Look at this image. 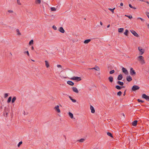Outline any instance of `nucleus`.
<instances>
[{
    "label": "nucleus",
    "instance_id": "nucleus-1",
    "mask_svg": "<svg viewBox=\"0 0 149 149\" xmlns=\"http://www.w3.org/2000/svg\"><path fill=\"white\" fill-rule=\"evenodd\" d=\"M138 61H140L141 64H143L145 63L143 57L142 56H140L138 57Z\"/></svg>",
    "mask_w": 149,
    "mask_h": 149
},
{
    "label": "nucleus",
    "instance_id": "nucleus-2",
    "mask_svg": "<svg viewBox=\"0 0 149 149\" xmlns=\"http://www.w3.org/2000/svg\"><path fill=\"white\" fill-rule=\"evenodd\" d=\"M70 79L72 80H77V81H80L81 79L80 77L74 76L71 78Z\"/></svg>",
    "mask_w": 149,
    "mask_h": 149
},
{
    "label": "nucleus",
    "instance_id": "nucleus-3",
    "mask_svg": "<svg viewBox=\"0 0 149 149\" xmlns=\"http://www.w3.org/2000/svg\"><path fill=\"white\" fill-rule=\"evenodd\" d=\"M130 73L131 75H135L136 74L134 70L132 68L130 69Z\"/></svg>",
    "mask_w": 149,
    "mask_h": 149
},
{
    "label": "nucleus",
    "instance_id": "nucleus-4",
    "mask_svg": "<svg viewBox=\"0 0 149 149\" xmlns=\"http://www.w3.org/2000/svg\"><path fill=\"white\" fill-rule=\"evenodd\" d=\"M139 88L140 87L138 86L135 85L132 86V91H134L139 89Z\"/></svg>",
    "mask_w": 149,
    "mask_h": 149
},
{
    "label": "nucleus",
    "instance_id": "nucleus-5",
    "mask_svg": "<svg viewBox=\"0 0 149 149\" xmlns=\"http://www.w3.org/2000/svg\"><path fill=\"white\" fill-rule=\"evenodd\" d=\"M142 97L143 98L146 99V100L149 101V96L145 94H143L142 95Z\"/></svg>",
    "mask_w": 149,
    "mask_h": 149
},
{
    "label": "nucleus",
    "instance_id": "nucleus-6",
    "mask_svg": "<svg viewBox=\"0 0 149 149\" xmlns=\"http://www.w3.org/2000/svg\"><path fill=\"white\" fill-rule=\"evenodd\" d=\"M138 49H139V51L140 52L139 54L142 55L143 54L144 52V49H142L141 47H138Z\"/></svg>",
    "mask_w": 149,
    "mask_h": 149
},
{
    "label": "nucleus",
    "instance_id": "nucleus-7",
    "mask_svg": "<svg viewBox=\"0 0 149 149\" xmlns=\"http://www.w3.org/2000/svg\"><path fill=\"white\" fill-rule=\"evenodd\" d=\"M131 33L135 36L136 37H139V36L138 34L134 30H130V31Z\"/></svg>",
    "mask_w": 149,
    "mask_h": 149
},
{
    "label": "nucleus",
    "instance_id": "nucleus-8",
    "mask_svg": "<svg viewBox=\"0 0 149 149\" xmlns=\"http://www.w3.org/2000/svg\"><path fill=\"white\" fill-rule=\"evenodd\" d=\"M122 72L126 74H127L128 73L127 70L125 68L122 67Z\"/></svg>",
    "mask_w": 149,
    "mask_h": 149
},
{
    "label": "nucleus",
    "instance_id": "nucleus-9",
    "mask_svg": "<svg viewBox=\"0 0 149 149\" xmlns=\"http://www.w3.org/2000/svg\"><path fill=\"white\" fill-rule=\"evenodd\" d=\"M72 90L73 91L76 93H79L76 87H72Z\"/></svg>",
    "mask_w": 149,
    "mask_h": 149
},
{
    "label": "nucleus",
    "instance_id": "nucleus-10",
    "mask_svg": "<svg viewBox=\"0 0 149 149\" xmlns=\"http://www.w3.org/2000/svg\"><path fill=\"white\" fill-rule=\"evenodd\" d=\"M54 109L56 111H57L58 113L60 112L61 111L59 109V106L58 105H57L54 107Z\"/></svg>",
    "mask_w": 149,
    "mask_h": 149
},
{
    "label": "nucleus",
    "instance_id": "nucleus-11",
    "mask_svg": "<svg viewBox=\"0 0 149 149\" xmlns=\"http://www.w3.org/2000/svg\"><path fill=\"white\" fill-rule=\"evenodd\" d=\"M132 78L130 76H127L126 77V80L128 82H130L132 80Z\"/></svg>",
    "mask_w": 149,
    "mask_h": 149
},
{
    "label": "nucleus",
    "instance_id": "nucleus-12",
    "mask_svg": "<svg viewBox=\"0 0 149 149\" xmlns=\"http://www.w3.org/2000/svg\"><path fill=\"white\" fill-rule=\"evenodd\" d=\"M89 69L91 70L94 69L97 71H99L100 70V68L98 66H96L95 67H94L91 68H90Z\"/></svg>",
    "mask_w": 149,
    "mask_h": 149
},
{
    "label": "nucleus",
    "instance_id": "nucleus-13",
    "mask_svg": "<svg viewBox=\"0 0 149 149\" xmlns=\"http://www.w3.org/2000/svg\"><path fill=\"white\" fill-rule=\"evenodd\" d=\"M67 83L71 86H72L74 85V83L71 81H67Z\"/></svg>",
    "mask_w": 149,
    "mask_h": 149
},
{
    "label": "nucleus",
    "instance_id": "nucleus-14",
    "mask_svg": "<svg viewBox=\"0 0 149 149\" xmlns=\"http://www.w3.org/2000/svg\"><path fill=\"white\" fill-rule=\"evenodd\" d=\"M123 77L121 74H120L118 75L117 78V79L118 80H120L122 79Z\"/></svg>",
    "mask_w": 149,
    "mask_h": 149
},
{
    "label": "nucleus",
    "instance_id": "nucleus-15",
    "mask_svg": "<svg viewBox=\"0 0 149 149\" xmlns=\"http://www.w3.org/2000/svg\"><path fill=\"white\" fill-rule=\"evenodd\" d=\"M138 121L137 120H134V121H133L132 123V125L134 126H136L137 123Z\"/></svg>",
    "mask_w": 149,
    "mask_h": 149
},
{
    "label": "nucleus",
    "instance_id": "nucleus-16",
    "mask_svg": "<svg viewBox=\"0 0 149 149\" xmlns=\"http://www.w3.org/2000/svg\"><path fill=\"white\" fill-rule=\"evenodd\" d=\"M125 87L124 86H120L118 85H117L115 86V88L118 90H120L122 88Z\"/></svg>",
    "mask_w": 149,
    "mask_h": 149
},
{
    "label": "nucleus",
    "instance_id": "nucleus-17",
    "mask_svg": "<svg viewBox=\"0 0 149 149\" xmlns=\"http://www.w3.org/2000/svg\"><path fill=\"white\" fill-rule=\"evenodd\" d=\"M90 109L91 110V112L92 113H94L95 112V110L94 108L91 105L90 106Z\"/></svg>",
    "mask_w": 149,
    "mask_h": 149
},
{
    "label": "nucleus",
    "instance_id": "nucleus-18",
    "mask_svg": "<svg viewBox=\"0 0 149 149\" xmlns=\"http://www.w3.org/2000/svg\"><path fill=\"white\" fill-rule=\"evenodd\" d=\"M59 31L61 33H63L65 32V30L63 29V28L61 27L59 28Z\"/></svg>",
    "mask_w": 149,
    "mask_h": 149
},
{
    "label": "nucleus",
    "instance_id": "nucleus-19",
    "mask_svg": "<svg viewBox=\"0 0 149 149\" xmlns=\"http://www.w3.org/2000/svg\"><path fill=\"white\" fill-rule=\"evenodd\" d=\"M117 83L121 86H123L124 85V83L123 82H121L119 81H117Z\"/></svg>",
    "mask_w": 149,
    "mask_h": 149
},
{
    "label": "nucleus",
    "instance_id": "nucleus-20",
    "mask_svg": "<svg viewBox=\"0 0 149 149\" xmlns=\"http://www.w3.org/2000/svg\"><path fill=\"white\" fill-rule=\"evenodd\" d=\"M108 79L110 82H112L113 81V78L111 76L109 77Z\"/></svg>",
    "mask_w": 149,
    "mask_h": 149
},
{
    "label": "nucleus",
    "instance_id": "nucleus-21",
    "mask_svg": "<svg viewBox=\"0 0 149 149\" xmlns=\"http://www.w3.org/2000/svg\"><path fill=\"white\" fill-rule=\"evenodd\" d=\"M91 41V40L90 39L86 40L84 41V43L86 44H87L90 42Z\"/></svg>",
    "mask_w": 149,
    "mask_h": 149
},
{
    "label": "nucleus",
    "instance_id": "nucleus-22",
    "mask_svg": "<svg viewBox=\"0 0 149 149\" xmlns=\"http://www.w3.org/2000/svg\"><path fill=\"white\" fill-rule=\"evenodd\" d=\"M45 65L47 68H48L49 66V65L48 61H45Z\"/></svg>",
    "mask_w": 149,
    "mask_h": 149
},
{
    "label": "nucleus",
    "instance_id": "nucleus-23",
    "mask_svg": "<svg viewBox=\"0 0 149 149\" xmlns=\"http://www.w3.org/2000/svg\"><path fill=\"white\" fill-rule=\"evenodd\" d=\"M68 115L71 118H73V115L72 113L70 112H69L68 113Z\"/></svg>",
    "mask_w": 149,
    "mask_h": 149
},
{
    "label": "nucleus",
    "instance_id": "nucleus-24",
    "mask_svg": "<svg viewBox=\"0 0 149 149\" xmlns=\"http://www.w3.org/2000/svg\"><path fill=\"white\" fill-rule=\"evenodd\" d=\"M128 33H129V31H128V30L126 29L125 30V32L124 33V34L126 36H128Z\"/></svg>",
    "mask_w": 149,
    "mask_h": 149
},
{
    "label": "nucleus",
    "instance_id": "nucleus-25",
    "mask_svg": "<svg viewBox=\"0 0 149 149\" xmlns=\"http://www.w3.org/2000/svg\"><path fill=\"white\" fill-rule=\"evenodd\" d=\"M16 31L17 33V34L18 35H21V33H20L19 30L18 29H17L16 30Z\"/></svg>",
    "mask_w": 149,
    "mask_h": 149
},
{
    "label": "nucleus",
    "instance_id": "nucleus-26",
    "mask_svg": "<svg viewBox=\"0 0 149 149\" xmlns=\"http://www.w3.org/2000/svg\"><path fill=\"white\" fill-rule=\"evenodd\" d=\"M124 30V29L123 28H119L118 29V31L119 33H122Z\"/></svg>",
    "mask_w": 149,
    "mask_h": 149
},
{
    "label": "nucleus",
    "instance_id": "nucleus-27",
    "mask_svg": "<svg viewBox=\"0 0 149 149\" xmlns=\"http://www.w3.org/2000/svg\"><path fill=\"white\" fill-rule=\"evenodd\" d=\"M107 135L108 136H110V137H112V138H113V135H112V134H111V133H110V132H107Z\"/></svg>",
    "mask_w": 149,
    "mask_h": 149
},
{
    "label": "nucleus",
    "instance_id": "nucleus-28",
    "mask_svg": "<svg viewBox=\"0 0 149 149\" xmlns=\"http://www.w3.org/2000/svg\"><path fill=\"white\" fill-rule=\"evenodd\" d=\"M85 139H84L82 138L78 140L77 141H79L80 142H83L85 141Z\"/></svg>",
    "mask_w": 149,
    "mask_h": 149
},
{
    "label": "nucleus",
    "instance_id": "nucleus-29",
    "mask_svg": "<svg viewBox=\"0 0 149 149\" xmlns=\"http://www.w3.org/2000/svg\"><path fill=\"white\" fill-rule=\"evenodd\" d=\"M16 98L15 97H13L12 100V103H14L15 102V101L16 100Z\"/></svg>",
    "mask_w": 149,
    "mask_h": 149
},
{
    "label": "nucleus",
    "instance_id": "nucleus-30",
    "mask_svg": "<svg viewBox=\"0 0 149 149\" xmlns=\"http://www.w3.org/2000/svg\"><path fill=\"white\" fill-rule=\"evenodd\" d=\"M11 99H12V97H10L8 100H7V102L8 103H9V102H10L11 100Z\"/></svg>",
    "mask_w": 149,
    "mask_h": 149
},
{
    "label": "nucleus",
    "instance_id": "nucleus-31",
    "mask_svg": "<svg viewBox=\"0 0 149 149\" xmlns=\"http://www.w3.org/2000/svg\"><path fill=\"white\" fill-rule=\"evenodd\" d=\"M115 9V8H114L113 9L109 8L108 9L110 11H111L113 13H114V9Z\"/></svg>",
    "mask_w": 149,
    "mask_h": 149
},
{
    "label": "nucleus",
    "instance_id": "nucleus-32",
    "mask_svg": "<svg viewBox=\"0 0 149 149\" xmlns=\"http://www.w3.org/2000/svg\"><path fill=\"white\" fill-rule=\"evenodd\" d=\"M41 3V0H36V4H40Z\"/></svg>",
    "mask_w": 149,
    "mask_h": 149
},
{
    "label": "nucleus",
    "instance_id": "nucleus-33",
    "mask_svg": "<svg viewBox=\"0 0 149 149\" xmlns=\"http://www.w3.org/2000/svg\"><path fill=\"white\" fill-rule=\"evenodd\" d=\"M122 94V93L121 91H119L117 93V95L119 96H120Z\"/></svg>",
    "mask_w": 149,
    "mask_h": 149
},
{
    "label": "nucleus",
    "instance_id": "nucleus-34",
    "mask_svg": "<svg viewBox=\"0 0 149 149\" xmlns=\"http://www.w3.org/2000/svg\"><path fill=\"white\" fill-rule=\"evenodd\" d=\"M51 9L52 11H55L56 10V9L55 7H51Z\"/></svg>",
    "mask_w": 149,
    "mask_h": 149
},
{
    "label": "nucleus",
    "instance_id": "nucleus-35",
    "mask_svg": "<svg viewBox=\"0 0 149 149\" xmlns=\"http://www.w3.org/2000/svg\"><path fill=\"white\" fill-rule=\"evenodd\" d=\"M22 143V141H21L19 142L18 144L17 145V146L19 147H20V146Z\"/></svg>",
    "mask_w": 149,
    "mask_h": 149
},
{
    "label": "nucleus",
    "instance_id": "nucleus-36",
    "mask_svg": "<svg viewBox=\"0 0 149 149\" xmlns=\"http://www.w3.org/2000/svg\"><path fill=\"white\" fill-rule=\"evenodd\" d=\"M33 40H31L29 42V44L30 45L31 44H33Z\"/></svg>",
    "mask_w": 149,
    "mask_h": 149
},
{
    "label": "nucleus",
    "instance_id": "nucleus-37",
    "mask_svg": "<svg viewBox=\"0 0 149 149\" xmlns=\"http://www.w3.org/2000/svg\"><path fill=\"white\" fill-rule=\"evenodd\" d=\"M115 72V71L114 70H112L109 72V73L110 74H112L113 73Z\"/></svg>",
    "mask_w": 149,
    "mask_h": 149
},
{
    "label": "nucleus",
    "instance_id": "nucleus-38",
    "mask_svg": "<svg viewBox=\"0 0 149 149\" xmlns=\"http://www.w3.org/2000/svg\"><path fill=\"white\" fill-rule=\"evenodd\" d=\"M24 54L26 53V54H27L28 55V56H29V52L28 51L24 52Z\"/></svg>",
    "mask_w": 149,
    "mask_h": 149
},
{
    "label": "nucleus",
    "instance_id": "nucleus-39",
    "mask_svg": "<svg viewBox=\"0 0 149 149\" xmlns=\"http://www.w3.org/2000/svg\"><path fill=\"white\" fill-rule=\"evenodd\" d=\"M4 116H5L7 117V115H8V112H6V111L5 112H4Z\"/></svg>",
    "mask_w": 149,
    "mask_h": 149
},
{
    "label": "nucleus",
    "instance_id": "nucleus-40",
    "mask_svg": "<svg viewBox=\"0 0 149 149\" xmlns=\"http://www.w3.org/2000/svg\"><path fill=\"white\" fill-rule=\"evenodd\" d=\"M137 101H138L139 102H144L142 101V100H141L139 99H138V100H137Z\"/></svg>",
    "mask_w": 149,
    "mask_h": 149
},
{
    "label": "nucleus",
    "instance_id": "nucleus-41",
    "mask_svg": "<svg viewBox=\"0 0 149 149\" xmlns=\"http://www.w3.org/2000/svg\"><path fill=\"white\" fill-rule=\"evenodd\" d=\"M17 2L18 4L19 5H21V3H20V1L19 0H17Z\"/></svg>",
    "mask_w": 149,
    "mask_h": 149
},
{
    "label": "nucleus",
    "instance_id": "nucleus-42",
    "mask_svg": "<svg viewBox=\"0 0 149 149\" xmlns=\"http://www.w3.org/2000/svg\"><path fill=\"white\" fill-rule=\"evenodd\" d=\"M52 28L55 30H56L57 29L56 27L54 25L53 26Z\"/></svg>",
    "mask_w": 149,
    "mask_h": 149
},
{
    "label": "nucleus",
    "instance_id": "nucleus-43",
    "mask_svg": "<svg viewBox=\"0 0 149 149\" xmlns=\"http://www.w3.org/2000/svg\"><path fill=\"white\" fill-rule=\"evenodd\" d=\"M137 19H140L142 21H144V19H143L142 18H141V17H138L137 18Z\"/></svg>",
    "mask_w": 149,
    "mask_h": 149
},
{
    "label": "nucleus",
    "instance_id": "nucleus-44",
    "mask_svg": "<svg viewBox=\"0 0 149 149\" xmlns=\"http://www.w3.org/2000/svg\"><path fill=\"white\" fill-rule=\"evenodd\" d=\"M146 15L148 17V18H149V13L148 12H146Z\"/></svg>",
    "mask_w": 149,
    "mask_h": 149
},
{
    "label": "nucleus",
    "instance_id": "nucleus-45",
    "mask_svg": "<svg viewBox=\"0 0 149 149\" xmlns=\"http://www.w3.org/2000/svg\"><path fill=\"white\" fill-rule=\"evenodd\" d=\"M127 17H128L129 19H130L132 18V17L131 15L127 16Z\"/></svg>",
    "mask_w": 149,
    "mask_h": 149
},
{
    "label": "nucleus",
    "instance_id": "nucleus-46",
    "mask_svg": "<svg viewBox=\"0 0 149 149\" xmlns=\"http://www.w3.org/2000/svg\"><path fill=\"white\" fill-rule=\"evenodd\" d=\"M8 93H6L4 94V98H6L8 96Z\"/></svg>",
    "mask_w": 149,
    "mask_h": 149
},
{
    "label": "nucleus",
    "instance_id": "nucleus-47",
    "mask_svg": "<svg viewBox=\"0 0 149 149\" xmlns=\"http://www.w3.org/2000/svg\"><path fill=\"white\" fill-rule=\"evenodd\" d=\"M72 101L73 102H76V100H75L73 99H72Z\"/></svg>",
    "mask_w": 149,
    "mask_h": 149
},
{
    "label": "nucleus",
    "instance_id": "nucleus-48",
    "mask_svg": "<svg viewBox=\"0 0 149 149\" xmlns=\"http://www.w3.org/2000/svg\"><path fill=\"white\" fill-rule=\"evenodd\" d=\"M8 12L9 13H13V11L12 10H8Z\"/></svg>",
    "mask_w": 149,
    "mask_h": 149
},
{
    "label": "nucleus",
    "instance_id": "nucleus-49",
    "mask_svg": "<svg viewBox=\"0 0 149 149\" xmlns=\"http://www.w3.org/2000/svg\"><path fill=\"white\" fill-rule=\"evenodd\" d=\"M57 66L58 68H61L62 67L61 65H57Z\"/></svg>",
    "mask_w": 149,
    "mask_h": 149
},
{
    "label": "nucleus",
    "instance_id": "nucleus-50",
    "mask_svg": "<svg viewBox=\"0 0 149 149\" xmlns=\"http://www.w3.org/2000/svg\"><path fill=\"white\" fill-rule=\"evenodd\" d=\"M129 6L131 8H133V6H132V5L131 4H129Z\"/></svg>",
    "mask_w": 149,
    "mask_h": 149
},
{
    "label": "nucleus",
    "instance_id": "nucleus-51",
    "mask_svg": "<svg viewBox=\"0 0 149 149\" xmlns=\"http://www.w3.org/2000/svg\"><path fill=\"white\" fill-rule=\"evenodd\" d=\"M104 90H107V88L106 86H104Z\"/></svg>",
    "mask_w": 149,
    "mask_h": 149
},
{
    "label": "nucleus",
    "instance_id": "nucleus-52",
    "mask_svg": "<svg viewBox=\"0 0 149 149\" xmlns=\"http://www.w3.org/2000/svg\"><path fill=\"white\" fill-rule=\"evenodd\" d=\"M69 97L70 99V100H72V99H73L72 98V97H71L70 96H69Z\"/></svg>",
    "mask_w": 149,
    "mask_h": 149
},
{
    "label": "nucleus",
    "instance_id": "nucleus-53",
    "mask_svg": "<svg viewBox=\"0 0 149 149\" xmlns=\"http://www.w3.org/2000/svg\"><path fill=\"white\" fill-rule=\"evenodd\" d=\"M69 97L70 99V100H72V99H73L72 98V97H71L70 96H69Z\"/></svg>",
    "mask_w": 149,
    "mask_h": 149
},
{
    "label": "nucleus",
    "instance_id": "nucleus-54",
    "mask_svg": "<svg viewBox=\"0 0 149 149\" xmlns=\"http://www.w3.org/2000/svg\"><path fill=\"white\" fill-rule=\"evenodd\" d=\"M145 2L146 3H148V4H149V2H148V1H145Z\"/></svg>",
    "mask_w": 149,
    "mask_h": 149
},
{
    "label": "nucleus",
    "instance_id": "nucleus-55",
    "mask_svg": "<svg viewBox=\"0 0 149 149\" xmlns=\"http://www.w3.org/2000/svg\"><path fill=\"white\" fill-rule=\"evenodd\" d=\"M120 6H123V3H120Z\"/></svg>",
    "mask_w": 149,
    "mask_h": 149
},
{
    "label": "nucleus",
    "instance_id": "nucleus-56",
    "mask_svg": "<svg viewBox=\"0 0 149 149\" xmlns=\"http://www.w3.org/2000/svg\"><path fill=\"white\" fill-rule=\"evenodd\" d=\"M126 91V90H125L124 92V94H123V95H124V96L125 95Z\"/></svg>",
    "mask_w": 149,
    "mask_h": 149
},
{
    "label": "nucleus",
    "instance_id": "nucleus-57",
    "mask_svg": "<svg viewBox=\"0 0 149 149\" xmlns=\"http://www.w3.org/2000/svg\"><path fill=\"white\" fill-rule=\"evenodd\" d=\"M31 48L32 50H33L34 49V47H33V46H32L31 47Z\"/></svg>",
    "mask_w": 149,
    "mask_h": 149
},
{
    "label": "nucleus",
    "instance_id": "nucleus-58",
    "mask_svg": "<svg viewBox=\"0 0 149 149\" xmlns=\"http://www.w3.org/2000/svg\"><path fill=\"white\" fill-rule=\"evenodd\" d=\"M133 8V9H136V8H135V7H133V8Z\"/></svg>",
    "mask_w": 149,
    "mask_h": 149
},
{
    "label": "nucleus",
    "instance_id": "nucleus-59",
    "mask_svg": "<svg viewBox=\"0 0 149 149\" xmlns=\"http://www.w3.org/2000/svg\"><path fill=\"white\" fill-rule=\"evenodd\" d=\"M110 26V24H109V25H107V28H109V26Z\"/></svg>",
    "mask_w": 149,
    "mask_h": 149
},
{
    "label": "nucleus",
    "instance_id": "nucleus-60",
    "mask_svg": "<svg viewBox=\"0 0 149 149\" xmlns=\"http://www.w3.org/2000/svg\"><path fill=\"white\" fill-rule=\"evenodd\" d=\"M100 24L101 25H102V22H100Z\"/></svg>",
    "mask_w": 149,
    "mask_h": 149
},
{
    "label": "nucleus",
    "instance_id": "nucleus-61",
    "mask_svg": "<svg viewBox=\"0 0 149 149\" xmlns=\"http://www.w3.org/2000/svg\"><path fill=\"white\" fill-rule=\"evenodd\" d=\"M147 26H148V28H149V24H148L147 25Z\"/></svg>",
    "mask_w": 149,
    "mask_h": 149
},
{
    "label": "nucleus",
    "instance_id": "nucleus-62",
    "mask_svg": "<svg viewBox=\"0 0 149 149\" xmlns=\"http://www.w3.org/2000/svg\"><path fill=\"white\" fill-rule=\"evenodd\" d=\"M139 1H144V2L145 1L143 0H139Z\"/></svg>",
    "mask_w": 149,
    "mask_h": 149
},
{
    "label": "nucleus",
    "instance_id": "nucleus-63",
    "mask_svg": "<svg viewBox=\"0 0 149 149\" xmlns=\"http://www.w3.org/2000/svg\"><path fill=\"white\" fill-rule=\"evenodd\" d=\"M100 74V72H97L98 74L99 75Z\"/></svg>",
    "mask_w": 149,
    "mask_h": 149
},
{
    "label": "nucleus",
    "instance_id": "nucleus-64",
    "mask_svg": "<svg viewBox=\"0 0 149 149\" xmlns=\"http://www.w3.org/2000/svg\"><path fill=\"white\" fill-rule=\"evenodd\" d=\"M122 115H123V116H124V117H125V115L124 113H123Z\"/></svg>",
    "mask_w": 149,
    "mask_h": 149
}]
</instances>
